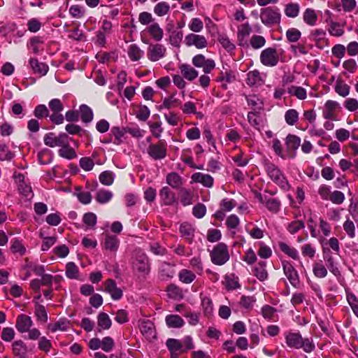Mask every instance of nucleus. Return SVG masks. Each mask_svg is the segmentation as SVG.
Returning a JSON list of instances; mask_svg holds the SVG:
<instances>
[{
  "instance_id": "1",
  "label": "nucleus",
  "mask_w": 358,
  "mask_h": 358,
  "mask_svg": "<svg viewBox=\"0 0 358 358\" xmlns=\"http://www.w3.org/2000/svg\"><path fill=\"white\" fill-rule=\"evenodd\" d=\"M285 342L289 348L303 349L306 353L313 352L315 345L311 338H303L299 332H289L285 336Z\"/></svg>"
},
{
  "instance_id": "2",
  "label": "nucleus",
  "mask_w": 358,
  "mask_h": 358,
  "mask_svg": "<svg viewBox=\"0 0 358 358\" xmlns=\"http://www.w3.org/2000/svg\"><path fill=\"white\" fill-rule=\"evenodd\" d=\"M131 268L138 278H145L150 271V264L147 255L141 250H135L131 259Z\"/></svg>"
},
{
  "instance_id": "3",
  "label": "nucleus",
  "mask_w": 358,
  "mask_h": 358,
  "mask_svg": "<svg viewBox=\"0 0 358 358\" xmlns=\"http://www.w3.org/2000/svg\"><path fill=\"white\" fill-rule=\"evenodd\" d=\"M265 170L270 179L282 189L287 191L290 185L280 169L275 164L267 162L265 164Z\"/></svg>"
},
{
  "instance_id": "4",
  "label": "nucleus",
  "mask_w": 358,
  "mask_h": 358,
  "mask_svg": "<svg viewBox=\"0 0 358 358\" xmlns=\"http://www.w3.org/2000/svg\"><path fill=\"white\" fill-rule=\"evenodd\" d=\"M210 257L213 264L217 266H222L230 258L228 246L224 243H219L210 251Z\"/></svg>"
},
{
  "instance_id": "5",
  "label": "nucleus",
  "mask_w": 358,
  "mask_h": 358,
  "mask_svg": "<svg viewBox=\"0 0 358 358\" xmlns=\"http://www.w3.org/2000/svg\"><path fill=\"white\" fill-rule=\"evenodd\" d=\"M259 17L262 24L269 27L280 23L281 13L279 8L268 6L261 9Z\"/></svg>"
},
{
  "instance_id": "6",
  "label": "nucleus",
  "mask_w": 358,
  "mask_h": 358,
  "mask_svg": "<svg viewBox=\"0 0 358 358\" xmlns=\"http://www.w3.org/2000/svg\"><path fill=\"white\" fill-rule=\"evenodd\" d=\"M260 62L265 66L273 67L279 62V55L275 48L269 47L261 52Z\"/></svg>"
},
{
  "instance_id": "7",
  "label": "nucleus",
  "mask_w": 358,
  "mask_h": 358,
  "mask_svg": "<svg viewBox=\"0 0 358 358\" xmlns=\"http://www.w3.org/2000/svg\"><path fill=\"white\" fill-rule=\"evenodd\" d=\"M184 43L187 47H195L196 49H204L208 46L206 37L197 33H189L184 39Z\"/></svg>"
},
{
  "instance_id": "8",
  "label": "nucleus",
  "mask_w": 358,
  "mask_h": 358,
  "mask_svg": "<svg viewBox=\"0 0 358 358\" xmlns=\"http://www.w3.org/2000/svg\"><path fill=\"white\" fill-rule=\"evenodd\" d=\"M68 141H69V138L65 133H60L59 135H56L52 132H50L46 134L43 138L45 145L50 148L66 145Z\"/></svg>"
},
{
  "instance_id": "9",
  "label": "nucleus",
  "mask_w": 358,
  "mask_h": 358,
  "mask_svg": "<svg viewBox=\"0 0 358 358\" xmlns=\"http://www.w3.org/2000/svg\"><path fill=\"white\" fill-rule=\"evenodd\" d=\"M282 267L283 273L290 284L294 287H299L300 285L299 275L293 264L289 261L283 260L282 261Z\"/></svg>"
},
{
  "instance_id": "10",
  "label": "nucleus",
  "mask_w": 358,
  "mask_h": 358,
  "mask_svg": "<svg viewBox=\"0 0 358 358\" xmlns=\"http://www.w3.org/2000/svg\"><path fill=\"white\" fill-rule=\"evenodd\" d=\"M341 110L340 103L334 100H327L322 108V117L326 120H336Z\"/></svg>"
},
{
  "instance_id": "11",
  "label": "nucleus",
  "mask_w": 358,
  "mask_h": 358,
  "mask_svg": "<svg viewBox=\"0 0 358 358\" xmlns=\"http://www.w3.org/2000/svg\"><path fill=\"white\" fill-rule=\"evenodd\" d=\"M192 64L197 68H202L206 73H210L215 68V62L213 59H207L202 54H198L193 57Z\"/></svg>"
},
{
  "instance_id": "12",
  "label": "nucleus",
  "mask_w": 358,
  "mask_h": 358,
  "mask_svg": "<svg viewBox=\"0 0 358 358\" xmlns=\"http://www.w3.org/2000/svg\"><path fill=\"white\" fill-rule=\"evenodd\" d=\"M166 53V47L160 43L150 44L147 48V57L151 62L160 60L165 57Z\"/></svg>"
},
{
  "instance_id": "13",
  "label": "nucleus",
  "mask_w": 358,
  "mask_h": 358,
  "mask_svg": "<svg viewBox=\"0 0 358 358\" xmlns=\"http://www.w3.org/2000/svg\"><path fill=\"white\" fill-rule=\"evenodd\" d=\"M286 157L287 159H294L296 152L301 145V138L294 134H289L285 138Z\"/></svg>"
},
{
  "instance_id": "14",
  "label": "nucleus",
  "mask_w": 358,
  "mask_h": 358,
  "mask_svg": "<svg viewBox=\"0 0 358 358\" xmlns=\"http://www.w3.org/2000/svg\"><path fill=\"white\" fill-rule=\"evenodd\" d=\"M148 154L155 160L162 159L166 156V145L163 141L157 144H151L148 148Z\"/></svg>"
},
{
  "instance_id": "15",
  "label": "nucleus",
  "mask_w": 358,
  "mask_h": 358,
  "mask_svg": "<svg viewBox=\"0 0 358 358\" xmlns=\"http://www.w3.org/2000/svg\"><path fill=\"white\" fill-rule=\"evenodd\" d=\"M252 29L248 22H245L238 27L237 41L240 46H247L248 38L252 33Z\"/></svg>"
},
{
  "instance_id": "16",
  "label": "nucleus",
  "mask_w": 358,
  "mask_h": 358,
  "mask_svg": "<svg viewBox=\"0 0 358 358\" xmlns=\"http://www.w3.org/2000/svg\"><path fill=\"white\" fill-rule=\"evenodd\" d=\"M141 334L149 341L156 338L154 324L150 320H141L138 324Z\"/></svg>"
},
{
  "instance_id": "17",
  "label": "nucleus",
  "mask_w": 358,
  "mask_h": 358,
  "mask_svg": "<svg viewBox=\"0 0 358 358\" xmlns=\"http://www.w3.org/2000/svg\"><path fill=\"white\" fill-rule=\"evenodd\" d=\"M104 291L110 294L113 300H120L122 296V290L117 287L116 282L113 279H108L104 282Z\"/></svg>"
},
{
  "instance_id": "18",
  "label": "nucleus",
  "mask_w": 358,
  "mask_h": 358,
  "mask_svg": "<svg viewBox=\"0 0 358 358\" xmlns=\"http://www.w3.org/2000/svg\"><path fill=\"white\" fill-rule=\"evenodd\" d=\"M15 182L18 183L20 193L27 199H31L34 195L31 186L24 182V176L19 173L15 176Z\"/></svg>"
},
{
  "instance_id": "19",
  "label": "nucleus",
  "mask_w": 358,
  "mask_h": 358,
  "mask_svg": "<svg viewBox=\"0 0 358 358\" xmlns=\"http://www.w3.org/2000/svg\"><path fill=\"white\" fill-rule=\"evenodd\" d=\"M32 324L33 321L31 317L24 314H21L17 316L15 327L19 332L25 333L29 331V329L31 328Z\"/></svg>"
},
{
  "instance_id": "20",
  "label": "nucleus",
  "mask_w": 358,
  "mask_h": 358,
  "mask_svg": "<svg viewBox=\"0 0 358 358\" xmlns=\"http://www.w3.org/2000/svg\"><path fill=\"white\" fill-rule=\"evenodd\" d=\"M192 180L194 182L202 184L204 187L210 188L213 186L214 180L213 178L209 174L197 172L194 173L192 177Z\"/></svg>"
},
{
  "instance_id": "21",
  "label": "nucleus",
  "mask_w": 358,
  "mask_h": 358,
  "mask_svg": "<svg viewBox=\"0 0 358 358\" xmlns=\"http://www.w3.org/2000/svg\"><path fill=\"white\" fill-rule=\"evenodd\" d=\"M260 203L273 213H278L280 209L281 203L279 199L275 198L264 199L261 194L259 196Z\"/></svg>"
},
{
  "instance_id": "22",
  "label": "nucleus",
  "mask_w": 358,
  "mask_h": 358,
  "mask_svg": "<svg viewBox=\"0 0 358 358\" xmlns=\"http://www.w3.org/2000/svg\"><path fill=\"white\" fill-rule=\"evenodd\" d=\"M145 31L155 41H161L163 38L164 30L156 22L148 26Z\"/></svg>"
},
{
  "instance_id": "23",
  "label": "nucleus",
  "mask_w": 358,
  "mask_h": 358,
  "mask_svg": "<svg viewBox=\"0 0 358 358\" xmlns=\"http://www.w3.org/2000/svg\"><path fill=\"white\" fill-rule=\"evenodd\" d=\"M302 17L304 23L310 27L315 26L318 20L316 10L311 8H307L304 10Z\"/></svg>"
},
{
  "instance_id": "24",
  "label": "nucleus",
  "mask_w": 358,
  "mask_h": 358,
  "mask_svg": "<svg viewBox=\"0 0 358 358\" xmlns=\"http://www.w3.org/2000/svg\"><path fill=\"white\" fill-rule=\"evenodd\" d=\"M29 65L34 73L38 74L41 76L46 75L49 70V67L46 64L39 62L36 58H31L29 59Z\"/></svg>"
},
{
  "instance_id": "25",
  "label": "nucleus",
  "mask_w": 358,
  "mask_h": 358,
  "mask_svg": "<svg viewBox=\"0 0 358 358\" xmlns=\"http://www.w3.org/2000/svg\"><path fill=\"white\" fill-rule=\"evenodd\" d=\"M326 249L323 248V252L324 253L323 258L327 263V266L335 276L338 277L341 275L340 270L338 267L337 263L335 262L333 256L329 252L326 253Z\"/></svg>"
},
{
  "instance_id": "26",
  "label": "nucleus",
  "mask_w": 358,
  "mask_h": 358,
  "mask_svg": "<svg viewBox=\"0 0 358 358\" xmlns=\"http://www.w3.org/2000/svg\"><path fill=\"white\" fill-rule=\"evenodd\" d=\"M182 76L187 80L192 81L198 77V71L189 64H182L179 66Z\"/></svg>"
},
{
  "instance_id": "27",
  "label": "nucleus",
  "mask_w": 358,
  "mask_h": 358,
  "mask_svg": "<svg viewBox=\"0 0 358 358\" xmlns=\"http://www.w3.org/2000/svg\"><path fill=\"white\" fill-rule=\"evenodd\" d=\"M159 273L162 280L172 278L176 273L174 265L167 262H162L159 269Z\"/></svg>"
},
{
  "instance_id": "28",
  "label": "nucleus",
  "mask_w": 358,
  "mask_h": 358,
  "mask_svg": "<svg viewBox=\"0 0 358 358\" xmlns=\"http://www.w3.org/2000/svg\"><path fill=\"white\" fill-rule=\"evenodd\" d=\"M264 83L260 73L257 70H253L248 73L246 83L251 87L260 86Z\"/></svg>"
},
{
  "instance_id": "29",
  "label": "nucleus",
  "mask_w": 358,
  "mask_h": 358,
  "mask_svg": "<svg viewBox=\"0 0 358 358\" xmlns=\"http://www.w3.org/2000/svg\"><path fill=\"white\" fill-rule=\"evenodd\" d=\"M180 233L185 240L191 243H192L194 237V228L189 223L185 222L180 226Z\"/></svg>"
},
{
  "instance_id": "30",
  "label": "nucleus",
  "mask_w": 358,
  "mask_h": 358,
  "mask_svg": "<svg viewBox=\"0 0 358 358\" xmlns=\"http://www.w3.org/2000/svg\"><path fill=\"white\" fill-rule=\"evenodd\" d=\"M278 247L280 250L289 257L294 260H298L299 259V252L295 248L284 242H280L278 243Z\"/></svg>"
},
{
  "instance_id": "31",
  "label": "nucleus",
  "mask_w": 358,
  "mask_h": 358,
  "mask_svg": "<svg viewBox=\"0 0 358 358\" xmlns=\"http://www.w3.org/2000/svg\"><path fill=\"white\" fill-rule=\"evenodd\" d=\"M287 93L295 96L299 100H305L307 98V91L301 86L291 85L287 88Z\"/></svg>"
},
{
  "instance_id": "32",
  "label": "nucleus",
  "mask_w": 358,
  "mask_h": 358,
  "mask_svg": "<svg viewBox=\"0 0 358 358\" xmlns=\"http://www.w3.org/2000/svg\"><path fill=\"white\" fill-rule=\"evenodd\" d=\"M98 331L106 330L110 328L112 322L108 315L105 313H100L97 316Z\"/></svg>"
},
{
  "instance_id": "33",
  "label": "nucleus",
  "mask_w": 358,
  "mask_h": 358,
  "mask_svg": "<svg viewBox=\"0 0 358 358\" xmlns=\"http://www.w3.org/2000/svg\"><path fill=\"white\" fill-rule=\"evenodd\" d=\"M159 195L164 205H171L176 201L175 193L171 192L167 187H164L161 189Z\"/></svg>"
},
{
  "instance_id": "34",
  "label": "nucleus",
  "mask_w": 358,
  "mask_h": 358,
  "mask_svg": "<svg viewBox=\"0 0 358 358\" xmlns=\"http://www.w3.org/2000/svg\"><path fill=\"white\" fill-rule=\"evenodd\" d=\"M103 245L106 250L115 252L118 250L120 241L115 236L107 235Z\"/></svg>"
},
{
  "instance_id": "35",
  "label": "nucleus",
  "mask_w": 358,
  "mask_h": 358,
  "mask_svg": "<svg viewBox=\"0 0 358 358\" xmlns=\"http://www.w3.org/2000/svg\"><path fill=\"white\" fill-rule=\"evenodd\" d=\"M127 54L131 61L136 62L142 58L144 52L136 44H131L128 47Z\"/></svg>"
},
{
  "instance_id": "36",
  "label": "nucleus",
  "mask_w": 358,
  "mask_h": 358,
  "mask_svg": "<svg viewBox=\"0 0 358 358\" xmlns=\"http://www.w3.org/2000/svg\"><path fill=\"white\" fill-rule=\"evenodd\" d=\"M13 351L15 356L21 358L25 357L27 353V347L21 340L15 341L13 345Z\"/></svg>"
},
{
  "instance_id": "37",
  "label": "nucleus",
  "mask_w": 358,
  "mask_h": 358,
  "mask_svg": "<svg viewBox=\"0 0 358 358\" xmlns=\"http://www.w3.org/2000/svg\"><path fill=\"white\" fill-rule=\"evenodd\" d=\"M165 320L166 325L170 328H180L185 324L182 318L178 315H169Z\"/></svg>"
},
{
  "instance_id": "38",
  "label": "nucleus",
  "mask_w": 358,
  "mask_h": 358,
  "mask_svg": "<svg viewBox=\"0 0 358 358\" xmlns=\"http://www.w3.org/2000/svg\"><path fill=\"white\" fill-rule=\"evenodd\" d=\"M300 11V6L298 3H288L285 6V15L290 18L296 17Z\"/></svg>"
},
{
  "instance_id": "39",
  "label": "nucleus",
  "mask_w": 358,
  "mask_h": 358,
  "mask_svg": "<svg viewBox=\"0 0 358 358\" xmlns=\"http://www.w3.org/2000/svg\"><path fill=\"white\" fill-rule=\"evenodd\" d=\"M254 275L261 281L268 278V273L266 269V262H259L253 269Z\"/></svg>"
},
{
  "instance_id": "40",
  "label": "nucleus",
  "mask_w": 358,
  "mask_h": 358,
  "mask_svg": "<svg viewBox=\"0 0 358 358\" xmlns=\"http://www.w3.org/2000/svg\"><path fill=\"white\" fill-rule=\"evenodd\" d=\"M170 5L166 1H160L153 8L154 13L158 17H164L170 12Z\"/></svg>"
},
{
  "instance_id": "41",
  "label": "nucleus",
  "mask_w": 358,
  "mask_h": 358,
  "mask_svg": "<svg viewBox=\"0 0 358 358\" xmlns=\"http://www.w3.org/2000/svg\"><path fill=\"white\" fill-rule=\"evenodd\" d=\"M80 119L85 123L91 122L93 120L92 110L87 105L82 104L80 106Z\"/></svg>"
},
{
  "instance_id": "42",
  "label": "nucleus",
  "mask_w": 358,
  "mask_h": 358,
  "mask_svg": "<svg viewBox=\"0 0 358 358\" xmlns=\"http://www.w3.org/2000/svg\"><path fill=\"white\" fill-rule=\"evenodd\" d=\"M166 182L173 188L178 189L182 185V179L177 173L172 172L167 175Z\"/></svg>"
},
{
  "instance_id": "43",
  "label": "nucleus",
  "mask_w": 358,
  "mask_h": 358,
  "mask_svg": "<svg viewBox=\"0 0 358 358\" xmlns=\"http://www.w3.org/2000/svg\"><path fill=\"white\" fill-rule=\"evenodd\" d=\"M34 313L37 320L39 322L42 324L47 322L48 320V313L45 310V308L43 305L36 303L35 305Z\"/></svg>"
},
{
  "instance_id": "44",
  "label": "nucleus",
  "mask_w": 358,
  "mask_h": 358,
  "mask_svg": "<svg viewBox=\"0 0 358 358\" xmlns=\"http://www.w3.org/2000/svg\"><path fill=\"white\" fill-rule=\"evenodd\" d=\"M314 275L318 278H324L327 275L328 271L322 261L315 262L313 265Z\"/></svg>"
},
{
  "instance_id": "45",
  "label": "nucleus",
  "mask_w": 358,
  "mask_h": 358,
  "mask_svg": "<svg viewBox=\"0 0 358 358\" xmlns=\"http://www.w3.org/2000/svg\"><path fill=\"white\" fill-rule=\"evenodd\" d=\"M59 155L67 159H72L76 157L75 150L70 147L69 141H67L66 145H62L58 151Z\"/></svg>"
},
{
  "instance_id": "46",
  "label": "nucleus",
  "mask_w": 358,
  "mask_h": 358,
  "mask_svg": "<svg viewBox=\"0 0 358 358\" xmlns=\"http://www.w3.org/2000/svg\"><path fill=\"white\" fill-rule=\"evenodd\" d=\"M169 42L175 47H178L182 39L183 34L181 31L176 29H169Z\"/></svg>"
},
{
  "instance_id": "47",
  "label": "nucleus",
  "mask_w": 358,
  "mask_h": 358,
  "mask_svg": "<svg viewBox=\"0 0 358 358\" xmlns=\"http://www.w3.org/2000/svg\"><path fill=\"white\" fill-rule=\"evenodd\" d=\"M350 86L342 80H338L335 85L336 92L343 96L346 97L350 94Z\"/></svg>"
},
{
  "instance_id": "48",
  "label": "nucleus",
  "mask_w": 358,
  "mask_h": 358,
  "mask_svg": "<svg viewBox=\"0 0 358 358\" xmlns=\"http://www.w3.org/2000/svg\"><path fill=\"white\" fill-rule=\"evenodd\" d=\"M326 31L323 29H315L310 34V38L317 43H324L326 40Z\"/></svg>"
},
{
  "instance_id": "49",
  "label": "nucleus",
  "mask_w": 358,
  "mask_h": 358,
  "mask_svg": "<svg viewBox=\"0 0 358 358\" xmlns=\"http://www.w3.org/2000/svg\"><path fill=\"white\" fill-rule=\"evenodd\" d=\"M285 120L288 125H294L299 120V113L295 109L287 110L285 113Z\"/></svg>"
},
{
  "instance_id": "50",
  "label": "nucleus",
  "mask_w": 358,
  "mask_h": 358,
  "mask_svg": "<svg viewBox=\"0 0 358 358\" xmlns=\"http://www.w3.org/2000/svg\"><path fill=\"white\" fill-rule=\"evenodd\" d=\"M218 41L228 52H231L235 50V45L230 41L229 37L225 34H221L218 37Z\"/></svg>"
},
{
  "instance_id": "51",
  "label": "nucleus",
  "mask_w": 358,
  "mask_h": 358,
  "mask_svg": "<svg viewBox=\"0 0 358 358\" xmlns=\"http://www.w3.org/2000/svg\"><path fill=\"white\" fill-rule=\"evenodd\" d=\"M99 179L101 184L110 186L113 183L115 174L110 171H105L101 173Z\"/></svg>"
},
{
  "instance_id": "52",
  "label": "nucleus",
  "mask_w": 358,
  "mask_h": 358,
  "mask_svg": "<svg viewBox=\"0 0 358 358\" xmlns=\"http://www.w3.org/2000/svg\"><path fill=\"white\" fill-rule=\"evenodd\" d=\"M178 278L183 283L189 284L194 280L196 275L189 270L182 269L180 271Z\"/></svg>"
},
{
  "instance_id": "53",
  "label": "nucleus",
  "mask_w": 358,
  "mask_h": 358,
  "mask_svg": "<svg viewBox=\"0 0 358 358\" xmlns=\"http://www.w3.org/2000/svg\"><path fill=\"white\" fill-rule=\"evenodd\" d=\"M188 28L192 33H199L203 29V23L200 18L194 17L189 21Z\"/></svg>"
},
{
  "instance_id": "54",
  "label": "nucleus",
  "mask_w": 358,
  "mask_h": 358,
  "mask_svg": "<svg viewBox=\"0 0 358 358\" xmlns=\"http://www.w3.org/2000/svg\"><path fill=\"white\" fill-rule=\"evenodd\" d=\"M113 194V193L109 190L106 189H101L98 191L96 196V200L97 202L100 203H108L110 199H112Z\"/></svg>"
},
{
  "instance_id": "55",
  "label": "nucleus",
  "mask_w": 358,
  "mask_h": 358,
  "mask_svg": "<svg viewBox=\"0 0 358 358\" xmlns=\"http://www.w3.org/2000/svg\"><path fill=\"white\" fill-rule=\"evenodd\" d=\"M78 268L73 262H69L66 265V275L69 279H76L78 277Z\"/></svg>"
},
{
  "instance_id": "56",
  "label": "nucleus",
  "mask_w": 358,
  "mask_h": 358,
  "mask_svg": "<svg viewBox=\"0 0 358 358\" xmlns=\"http://www.w3.org/2000/svg\"><path fill=\"white\" fill-rule=\"evenodd\" d=\"M328 31L331 36L337 37L341 36L344 34L343 27L336 22H330Z\"/></svg>"
},
{
  "instance_id": "57",
  "label": "nucleus",
  "mask_w": 358,
  "mask_h": 358,
  "mask_svg": "<svg viewBox=\"0 0 358 358\" xmlns=\"http://www.w3.org/2000/svg\"><path fill=\"white\" fill-rule=\"evenodd\" d=\"M266 44V39L260 35H253L250 39V45L253 49H260Z\"/></svg>"
},
{
  "instance_id": "58",
  "label": "nucleus",
  "mask_w": 358,
  "mask_h": 358,
  "mask_svg": "<svg viewBox=\"0 0 358 358\" xmlns=\"http://www.w3.org/2000/svg\"><path fill=\"white\" fill-rule=\"evenodd\" d=\"M225 286L228 289H236L240 287L238 278L234 274L225 277Z\"/></svg>"
},
{
  "instance_id": "59",
  "label": "nucleus",
  "mask_w": 358,
  "mask_h": 358,
  "mask_svg": "<svg viewBox=\"0 0 358 358\" xmlns=\"http://www.w3.org/2000/svg\"><path fill=\"white\" fill-rule=\"evenodd\" d=\"M126 133L125 129H120L117 127H114L111 129V134L115 138L113 143L116 145H120L123 142V136Z\"/></svg>"
},
{
  "instance_id": "60",
  "label": "nucleus",
  "mask_w": 358,
  "mask_h": 358,
  "mask_svg": "<svg viewBox=\"0 0 358 358\" xmlns=\"http://www.w3.org/2000/svg\"><path fill=\"white\" fill-rule=\"evenodd\" d=\"M68 322L65 320H59L55 323L49 324L48 328L52 332L57 331H64L67 329Z\"/></svg>"
},
{
  "instance_id": "61",
  "label": "nucleus",
  "mask_w": 358,
  "mask_h": 358,
  "mask_svg": "<svg viewBox=\"0 0 358 358\" xmlns=\"http://www.w3.org/2000/svg\"><path fill=\"white\" fill-rule=\"evenodd\" d=\"M180 202L185 206L192 203L193 195L190 190L182 189L180 192Z\"/></svg>"
},
{
  "instance_id": "62",
  "label": "nucleus",
  "mask_w": 358,
  "mask_h": 358,
  "mask_svg": "<svg viewBox=\"0 0 358 358\" xmlns=\"http://www.w3.org/2000/svg\"><path fill=\"white\" fill-rule=\"evenodd\" d=\"M201 306L205 315L209 316L213 313V305L212 300L209 297L204 296L202 298Z\"/></svg>"
},
{
  "instance_id": "63",
  "label": "nucleus",
  "mask_w": 358,
  "mask_h": 358,
  "mask_svg": "<svg viewBox=\"0 0 358 358\" xmlns=\"http://www.w3.org/2000/svg\"><path fill=\"white\" fill-rule=\"evenodd\" d=\"M138 22L143 25H148L155 22L152 15L147 11H143L138 15Z\"/></svg>"
},
{
  "instance_id": "64",
  "label": "nucleus",
  "mask_w": 358,
  "mask_h": 358,
  "mask_svg": "<svg viewBox=\"0 0 358 358\" xmlns=\"http://www.w3.org/2000/svg\"><path fill=\"white\" fill-rule=\"evenodd\" d=\"M10 250L13 253H18L22 256L26 253V248L18 239H14L11 243Z\"/></svg>"
}]
</instances>
